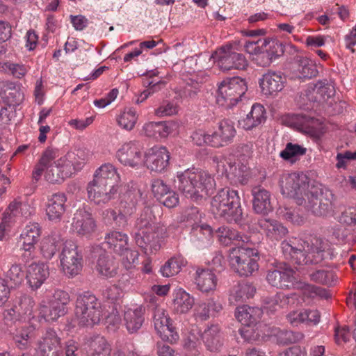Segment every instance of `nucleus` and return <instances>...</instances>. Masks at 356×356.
I'll list each match as a JSON object with an SVG mask.
<instances>
[{"mask_svg":"<svg viewBox=\"0 0 356 356\" xmlns=\"http://www.w3.org/2000/svg\"><path fill=\"white\" fill-rule=\"evenodd\" d=\"M120 177L116 168L105 163L96 170L93 180L87 186L88 197L95 204L104 207L115 199Z\"/></svg>","mask_w":356,"mask_h":356,"instance_id":"1","label":"nucleus"},{"mask_svg":"<svg viewBox=\"0 0 356 356\" xmlns=\"http://www.w3.org/2000/svg\"><path fill=\"white\" fill-rule=\"evenodd\" d=\"M136 227L138 232L135 234V241L138 246L145 254H151L161 248V240L163 237L165 229L159 222L149 207H145L140 217L136 220Z\"/></svg>","mask_w":356,"mask_h":356,"instance_id":"2","label":"nucleus"},{"mask_svg":"<svg viewBox=\"0 0 356 356\" xmlns=\"http://www.w3.org/2000/svg\"><path fill=\"white\" fill-rule=\"evenodd\" d=\"M175 182L186 197L195 201L209 195L216 186L213 178L208 172L195 168L178 172Z\"/></svg>","mask_w":356,"mask_h":356,"instance_id":"3","label":"nucleus"},{"mask_svg":"<svg viewBox=\"0 0 356 356\" xmlns=\"http://www.w3.org/2000/svg\"><path fill=\"white\" fill-rule=\"evenodd\" d=\"M211 211L216 217L228 222H240L243 219L241 199L237 191L229 188H221L213 197Z\"/></svg>","mask_w":356,"mask_h":356,"instance_id":"4","label":"nucleus"},{"mask_svg":"<svg viewBox=\"0 0 356 356\" xmlns=\"http://www.w3.org/2000/svg\"><path fill=\"white\" fill-rule=\"evenodd\" d=\"M74 313L80 325L92 326L99 323L103 308L100 300L95 295L84 293L76 298Z\"/></svg>","mask_w":356,"mask_h":356,"instance_id":"5","label":"nucleus"},{"mask_svg":"<svg viewBox=\"0 0 356 356\" xmlns=\"http://www.w3.org/2000/svg\"><path fill=\"white\" fill-rule=\"evenodd\" d=\"M248 90L246 82L239 77L223 80L218 86L216 103L225 108L236 106Z\"/></svg>","mask_w":356,"mask_h":356,"instance_id":"6","label":"nucleus"},{"mask_svg":"<svg viewBox=\"0 0 356 356\" xmlns=\"http://www.w3.org/2000/svg\"><path fill=\"white\" fill-rule=\"evenodd\" d=\"M257 255L254 249L236 246L229 249L228 261L230 267L240 276L248 277L258 270V264L252 258Z\"/></svg>","mask_w":356,"mask_h":356,"instance_id":"7","label":"nucleus"},{"mask_svg":"<svg viewBox=\"0 0 356 356\" xmlns=\"http://www.w3.org/2000/svg\"><path fill=\"white\" fill-rule=\"evenodd\" d=\"M282 193L297 199V203L306 204V195L310 191L308 177L304 174L291 173L282 177L280 181Z\"/></svg>","mask_w":356,"mask_h":356,"instance_id":"8","label":"nucleus"},{"mask_svg":"<svg viewBox=\"0 0 356 356\" xmlns=\"http://www.w3.org/2000/svg\"><path fill=\"white\" fill-rule=\"evenodd\" d=\"M60 261L64 273L69 277H73L82 270V250L74 241H66L60 254Z\"/></svg>","mask_w":356,"mask_h":356,"instance_id":"9","label":"nucleus"},{"mask_svg":"<svg viewBox=\"0 0 356 356\" xmlns=\"http://www.w3.org/2000/svg\"><path fill=\"white\" fill-rule=\"evenodd\" d=\"M282 254L286 260L297 265L316 264L313 256L308 250L309 243L292 238L284 240L281 243Z\"/></svg>","mask_w":356,"mask_h":356,"instance_id":"10","label":"nucleus"},{"mask_svg":"<svg viewBox=\"0 0 356 356\" xmlns=\"http://www.w3.org/2000/svg\"><path fill=\"white\" fill-rule=\"evenodd\" d=\"M152 318L154 329L162 340L176 342L179 335L172 325L166 309L159 305L153 306Z\"/></svg>","mask_w":356,"mask_h":356,"instance_id":"11","label":"nucleus"},{"mask_svg":"<svg viewBox=\"0 0 356 356\" xmlns=\"http://www.w3.org/2000/svg\"><path fill=\"white\" fill-rule=\"evenodd\" d=\"M214 62L224 71L232 69L243 70L247 66L245 56L232 51V46L227 44L216 50L211 56Z\"/></svg>","mask_w":356,"mask_h":356,"instance_id":"12","label":"nucleus"},{"mask_svg":"<svg viewBox=\"0 0 356 356\" xmlns=\"http://www.w3.org/2000/svg\"><path fill=\"white\" fill-rule=\"evenodd\" d=\"M307 207L316 216H325L332 209L334 195L330 191L321 192L310 190L306 195Z\"/></svg>","mask_w":356,"mask_h":356,"instance_id":"13","label":"nucleus"},{"mask_svg":"<svg viewBox=\"0 0 356 356\" xmlns=\"http://www.w3.org/2000/svg\"><path fill=\"white\" fill-rule=\"evenodd\" d=\"M92 257H98L96 269L98 273L106 277H113L118 273V264L115 258L103 249L100 245L92 247Z\"/></svg>","mask_w":356,"mask_h":356,"instance_id":"14","label":"nucleus"},{"mask_svg":"<svg viewBox=\"0 0 356 356\" xmlns=\"http://www.w3.org/2000/svg\"><path fill=\"white\" fill-rule=\"evenodd\" d=\"M295 271L288 265L280 266L273 270H269L266 275L268 282L273 286L282 289L294 288L297 281L294 276Z\"/></svg>","mask_w":356,"mask_h":356,"instance_id":"15","label":"nucleus"},{"mask_svg":"<svg viewBox=\"0 0 356 356\" xmlns=\"http://www.w3.org/2000/svg\"><path fill=\"white\" fill-rule=\"evenodd\" d=\"M143 152L137 141L124 143L116 152V159L125 166L134 168L143 161Z\"/></svg>","mask_w":356,"mask_h":356,"instance_id":"16","label":"nucleus"},{"mask_svg":"<svg viewBox=\"0 0 356 356\" xmlns=\"http://www.w3.org/2000/svg\"><path fill=\"white\" fill-rule=\"evenodd\" d=\"M62 353L61 339L56 332L49 328L44 337L38 343V356H60Z\"/></svg>","mask_w":356,"mask_h":356,"instance_id":"17","label":"nucleus"},{"mask_svg":"<svg viewBox=\"0 0 356 356\" xmlns=\"http://www.w3.org/2000/svg\"><path fill=\"white\" fill-rule=\"evenodd\" d=\"M170 153L164 146H154L145 154V165L151 171L161 172L169 165Z\"/></svg>","mask_w":356,"mask_h":356,"instance_id":"18","label":"nucleus"},{"mask_svg":"<svg viewBox=\"0 0 356 356\" xmlns=\"http://www.w3.org/2000/svg\"><path fill=\"white\" fill-rule=\"evenodd\" d=\"M236 134L234 123L224 119L219 122L217 129L211 134V147H220L233 142Z\"/></svg>","mask_w":356,"mask_h":356,"instance_id":"19","label":"nucleus"},{"mask_svg":"<svg viewBox=\"0 0 356 356\" xmlns=\"http://www.w3.org/2000/svg\"><path fill=\"white\" fill-rule=\"evenodd\" d=\"M40 227L37 222H32L27 225L20 234V239L22 241V249L24 254L22 257L26 261L33 258V253L35 249V244L40 236Z\"/></svg>","mask_w":356,"mask_h":356,"instance_id":"20","label":"nucleus"},{"mask_svg":"<svg viewBox=\"0 0 356 356\" xmlns=\"http://www.w3.org/2000/svg\"><path fill=\"white\" fill-rule=\"evenodd\" d=\"M286 83V77L280 72L268 71L259 79V86L265 95H275Z\"/></svg>","mask_w":356,"mask_h":356,"instance_id":"21","label":"nucleus"},{"mask_svg":"<svg viewBox=\"0 0 356 356\" xmlns=\"http://www.w3.org/2000/svg\"><path fill=\"white\" fill-rule=\"evenodd\" d=\"M151 188L154 197L165 207L173 208L177 205L178 195L171 190L163 180L161 179L152 180Z\"/></svg>","mask_w":356,"mask_h":356,"instance_id":"22","label":"nucleus"},{"mask_svg":"<svg viewBox=\"0 0 356 356\" xmlns=\"http://www.w3.org/2000/svg\"><path fill=\"white\" fill-rule=\"evenodd\" d=\"M334 86L327 80L311 83L305 90L304 96L311 102H323L334 95Z\"/></svg>","mask_w":356,"mask_h":356,"instance_id":"23","label":"nucleus"},{"mask_svg":"<svg viewBox=\"0 0 356 356\" xmlns=\"http://www.w3.org/2000/svg\"><path fill=\"white\" fill-rule=\"evenodd\" d=\"M73 174L72 168L63 156L55 161V165L47 167L44 177L49 183L59 184L70 177Z\"/></svg>","mask_w":356,"mask_h":356,"instance_id":"24","label":"nucleus"},{"mask_svg":"<svg viewBox=\"0 0 356 356\" xmlns=\"http://www.w3.org/2000/svg\"><path fill=\"white\" fill-rule=\"evenodd\" d=\"M96 222L92 216L84 209L77 210L74 213L72 227L79 236H89L95 231Z\"/></svg>","mask_w":356,"mask_h":356,"instance_id":"25","label":"nucleus"},{"mask_svg":"<svg viewBox=\"0 0 356 356\" xmlns=\"http://www.w3.org/2000/svg\"><path fill=\"white\" fill-rule=\"evenodd\" d=\"M67 197L63 193L51 195L46 206V214L51 221L59 222L66 210Z\"/></svg>","mask_w":356,"mask_h":356,"instance_id":"26","label":"nucleus"},{"mask_svg":"<svg viewBox=\"0 0 356 356\" xmlns=\"http://www.w3.org/2000/svg\"><path fill=\"white\" fill-rule=\"evenodd\" d=\"M252 207L259 214H267L272 211L270 193L261 186H254L252 189Z\"/></svg>","mask_w":356,"mask_h":356,"instance_id":"27","label":"nucleus"},{"mask_svg":"<svg viewBox=\"0 0 356 356\" xmlns=\"http://www.w3.org/2000/svg\"><path fill=\"white\" fill-rule=\"evenodd\" d=\"M36 337L37 327L33 323L17 327L13 334V338L16 346L21 350L28 348Z\"/></svg>","mask_w":356,"mask_h":356,"instance_id":"28","label":"nucleus"},{"mask_svg":"<svg viewBox=\"0 0 356 356\" xmlns=\"http://www.w3.org/2000/svg\"><path fill=\"white\" fill-rule=\"evenodd\" d=\"M292 68L299 79H312L316 76L318 73L316 66L313 62L300 55H297L293 58Z\"/></svg>","mask_w":356,"mask_h":356,"instance_id":"29","label":"nucleus"},{"mask_svg":"<svg viewBox=\"0 0 356 356\" xmlns=\"http://www.w3.org/2000/svg\"><path fill=\"white\" fill-rule=\"evenodd\" d=\"M49 275L47 266L44 264L33 263L27 268L26 280L32 290L41 286Z\"/></svg>","mask_w":356,"mask_h":356,"instance_id":"30","label":"nucleus"},{"mask_svg":"<svg viewBox=\"0 0 356 356\" xmlns=\"http://www.w3.org/2000/svg\"><path fill=\"white\" fill-rule=\"evenodd\" d=\"M202 340L207 350L217 352L223 345L220 327L218 325H211L204 330L201 335Z\"/></svg>","mask_w":356,"mask_h":356,"instance_id":"31","label":"nucleus"},{"mask_svg":"<svg viewBox=\"0 0 356 356\" xmlns=\"http://www.w3.org/2000/svg\"><path fill=\"white\" fill-rule=\"evenodd\" d=\"M258 225L266 236L273 240L279 241L289 232L286 227L273 219L262 218L258 220Z\"/></svg>","mask_w":356,"mask_h":356,"instance_id":"32","label":"nucleus"},{"mask_svg":"<svg viewBox=\"0 0 356 356\" xmlns=\"http://www.w3.org/2000/svg\"><path fill=\"white\" fill-rule=\"evenodd\" d=\"M145 307L138 306L125 311L124 320L127 330L130 334L137 332L145 321Z\"/></svg>","mask_w":356,"mask_h":356,"instance_id":"33","label":"nucleus"},{"mask_svg":"<svg viewBox=\"0 0 356 356\" xmlns=\"http://www.w3.org/2000/svg\"><path fill=\"white\" fill-rule=\"evenodd\" d=\"M104 243L108 248L118 254H123L129 249V238L126 234L111 231L104 238Z\"/></svg>","mask_w":356,"mask_h":356,"instance_id":"34","label":"nucleus"},{"mask_svg":"<svg viewBox=\"0 0 356 356\" xmlns=\"http://www.w3.org/2000/svg\"><path fill=\"white\" fill-rule=\"evenodd\" d=\"M216 235L220 243L225 246L231 244L238 245L240 242L248 243L250 238L248 236L241 234L238 231L227 227H220L216 230Z\"/></svg>","mask_w":356,"mask_h":356,"instance_id":"35","label":"nucleus"},{"mask_svg":"<svg viewBox=\"0 0 356 356\" xmlns=\"http://www.w3.org/2000/svg\"><path fill=\"white\" fill-rule=\"evenodd\" d=\"M222 309V305L214 300L209 299L207 302H201L196 305L194 309V316L197 320L204 321L214 316Z\"/></svg>","mask_w":356,"mask_h":356,"instance_id":"36","label":"nucleus"},{"mask_svg":"<svg viewBox=\"0 0 356 356\" xmlns=\"http://www.w3.org/2000/svg\"><path fill=\"white\" fill-rule=\"evenodd\" d=\"M256 291L255 288L250 283L241 282L234 286L229 294L230 304L238 305L252 298Z\"/></svg>","mask_w":356,"mask_h":356,"instance_id":"37","label":"nucleus"},{"mask_svg":"<svg viewBox=\"0 0 356 356\" xmlns=\"http://www.w3.org/2000/svg\"><path fill=\"white\" fill-rule=\"evenodd\" d=\"M92 154L85 147L77 148L74 151H70L63 156L66 161L72 168V171L80 170L84 164L91 158Z\"/></svg>","mask_w":356,"mask_h":356,"instance_id":"38","label":"nucleus"},{"mask_svg":"<svg viewBox=\"0 0 356 356\" xmlns=\"http://www.w3.org/2000/svg\"><path fill=\"white\" fill-rule=\"evenodd\" d=\"M328 247L327 242L321 238H314L312 240L308 250L312 254L315 263L318 264L323 260L332 258V252Z\"/></svg>","mask_w":356,"mask_h":356,"instance_id":"39","label":"nucleus"},{"mask_svg":"<svg viewBox=\"0 0 356 356\" xmlns=\"http://www.w3.org/2000/svg\"><path fill=\"white\" fill-rule=\"evenodd\" d=\"M266 120V111L259 104L252 105L250 112L242 120V126L245 130H251Z\"/></svg>","mask_w":356,"mask_h":356,"instance_id":"40","label":"nucleus"},{"mask_svg":"<svg viewBox=\"0 0 356 356\" xmlns=\"http://www.w3.org/2000/svg\"><path fill=\"white\" fill-rule=\"evenodd\" d=\"M141 193L139 190H130L124 194L120 202V213L127 218V216L132 215L136 210V204L140 198Z\"/></svg>","mask_w":356,"mask_h":356,"instance_id":"41","label":"nucleus"},{"mask_svg":"<svg viewBox=\"0 0 356 356\" xmlns=\"http://www.w3.org/2000/svg\"><path fill=\"white\" fill-rule=\"evenodd\" d=\"M261 311L258 307H252L247 305L238 307L236 312V317L242 325H251L258 323L261 317Z\"/></svg>","mask_w":356,"mask_h":356,"instance_id":"42","label":"nucleus"},{"mask_svg":"<svg viewBox=\"0 0 356 356\" xmlns=\"http://www.w3.org/2000/svg\"><path fill=\"white\" fill-rule=\"evenodd\" d=\"M63 245L59 234H51L44 237L40 245V250L43 257L47 259H51Z\"/></svg>","mask_w":356,"mask_h":356,"instance_id":"43","label":"nucleus"},{"mask_svg":"<svg viewBox=\"0 0 356 356\" xmlns=\"http://www.w3.org/2000/svg\"><path fill=\"white\" fill-rule=\"evenodd\" d=\"M195 283L202 292H209L216 289L217 279L209 269H198L196 271Z\"/></svg>","mask_w":356,"mask_h":356,"instance_id":"44","label":"nucleus"},{"mask_svg":"<svg viewBox=\"0 0 356 356\" xmlns=\"http://www.w3.org/2000/svg\"><path fill=\"white\" fill-rule=\"evenodd\" d=\"M293 289L301 291L302 296L308 298L319 297L323 299H328L331 296L327 289L300 280H297L295 282Z\"/></svg>","mask_w":356,"mask_h":356,"instance_id":"45","label":"nucleus"},{"mask_svg":"<svg viewBox=\"0 0 356 356\" xmlns=\"http://www.w3.org/2000/svg\"><path fill=\"white\" fill-rule=\"evenodd\" d=\"M194 305V298L188 293L179 289L174 294L172 307L177 314L187 313Z\"/></svg>","mask_w":356,"mask_h":356,"instance_id":"46","label":"nucleus"},{"mask_svg":"<svg viewBox=\"0 0 356 356\" xmlns=\"http://www.w3.org/2000/svg\"><path fill=\"white\" fill-rule=\"evenodd\" d=\"M266 44H264V56L267 58L263 63V65H268L273 60L284 54V46L276 39L265 38Z\"/></svg>","mask_w":356,"mask_h":356,"instance_id":"47","label":"nucleus"},{"mask_svg":"<svg viewBox=\"0 0 356 356\" xmlns=\"http://www.w3.org/2000/svg\"><path fill=\"white\" fill-rule=\"evenodd\" d=\"M111 346L102 336L92 337L89 341L88 356H110Z\"/></svg>","mask_w":356,"mask_h":356,"instance_id":"48","label":"nucleus"},{"mask_svg":"<svg viewBox=\"0 0 356 356\" xmlns=\"http://www.w3.org/2000/svg\"><path fill=\"white\" fill-rule=\"evenodd\" d=\"M60 309L54 307L49 302L42 301L39 307V316L47 322L56 321L60 317L65 316L60 313Z\"/></svg>","mask_w":356,"mask_h":356,"instance_id":"49","label":"nucleus"},{"mask_svg":"<svg viewBox=\"0 0 356 356\" xmlns=\"http://www.w3.org/2000/svg\"><path fill=\"white\" fill-rule=\"evenodd\" d=\"M191 234L200 246H207L211 243L212 229L207 225L197 226L193 228Z\"/></svg>","mask_w":356,"mask_h":356,"instance_id":"50","label":"nucleus"},{"mask_svg":"<svg viewBox=\"0 0 356 356\" xmlns=\"http://www.w3.org/2000/svg\"><path fill=\"white\" fill-rule=\"evenodd\" d=\"M15 307L22 317L30 316L32 314L35 302L33 299L27 295H22L15 300Z\"/></svg>","mask_w":356,"mask_h":356,"instance_id":"51","label":"nucleus"},{"mask_svg":"<svg viewBox=\"0 0 356 356\" xmlns=\"http://www.w3.org/2000/svg\"><path fill=\"white\" fill-rule=\"evenodd\" d=\"M5 264L6 261L3 260V264L1 266V270L4 273L6 277L9 279L15 285L21 284L24 276L21 266L15 263L6 271Z\"/></svg>","mask_w":356,"mask_h":356,"instance_id":"52","label":"nucleus"},{"mask_svg":"<svg viewBox=\"0 0 356 356\" xmlns=\"http://www.w3.org/2000/svg\"><path fill=\"white\" fill-rule=\"evenodd\" d=\"M184 265L182 259L171 258L161 268L160 271L163 277H170L177 275Z\"/></svg>","mask_w":356,"mask_h":356,"instance_id":"53","label":"nucleus"},{"mask_svg":"<svg viewBox=\"0 0 356 356\" xmlns=\"http://www.w3.org/2000/svg\"><path fill=\"white\" fill-rule=\"evenodd\" d=\"M137 121L136 111L131 108L124 111L118 118V124L126 130H131Z\"/></svg>","mask_w":356,"mask_h":356,"instance_id":"54","label":"nucleus"},{"mask_svg":"<svg viewBox=\"0 0 356 356\" xmlns=\"http://www.w3.org/2000/svg\"><path fill=\"white\" fill-rule=\"evenodd\" d=\"M248 168L245 164L243 163L231 162L229 164L228 172L227 178L232 180L241 181L245 176V173L247 172Z\"/></svg>","mask_w":356,"mask_h":356,"instance_id":"55","label":"nucleus"},{"mask_svg":"<svg viewBox=\"0 0 356 356\" xmlns=\"http://www.w3.org/2000/svg\"><path fill=\"white\" fill-rule=\"evenodd\" d=\"M260 327L261 325L258 323L251 325H243L239 330V332L241 336L245 341H257L261 337V331L260 330Z\"/></svg>","mask_w":356,"mask_h":356,"instance_id":"56","label":"nucleus"},{"mask_svg":"<svg viewBox=\"0 0 356 356\" xmlns=\"http://www.w3.org/2000/svg\"><path fill=\"white\" fill-rule=\"evenodd\" d=\"M277 341L282 345H288L300 341L303 338V334L299 332L291 330H281L277 334Z\"/></svg>","mask_w":356,"mask_h":356,"instance_id":"57","label":"nucleus"},{"mask_svg":"<svg viewBox=\"0 0 356 356\" xmlns=\"http://www.w3.org/2000/svg\"><path fill=\"white\" fill-rule=\"evenodd\" d=\"M306 153V148L298 145L289 143L286 144V147L282 150L280 156L284 160H289L292 158H296L302 156Z\"/></svg>","mask_w":356,"mask_h":356,"instance_id":"58","label":"nucleus"},{"mask_svg":"<svg viewBox=\"0 0 356 356\" xmlns=\"http://www.w3.org/2000/svg\"><path fill=\"white\" fill-rule=\"evenodd\" d=\"M312 281L325 284L331 285L334 282V275L332 271L318 270L309 275Z\"/></svg>","mask_w":356,"mask_h":356,"instance_id":"59","label":"nucleus"},{"mask_svg":"<svg viewBox=\"0 0 356 356\" xmlns=\"http://www.w3.org/2000/svg\"><path fill=\"white\" fill-rule=\"evenodd\" d=\"M60 157H63L60 155V149L55 147H48L42 153L40 160L42 164L46 165L47 167L55 165V161Z\"/></svg>","mask_w":356,"mask_h":356,"instance_id":"60","label":"nucleus"},{"mask_svg":"<svg viewBox=\"0 0 356 356\" xmlns=\"http://www.w3.org/2000/svg\"><path fill=\"white\" fill-rule=\"evenodd\" d=\"M102 295L104 298L111 302H118L123 298L124 292L122 287L118 284L111 285L104 290Z\"/></svg>","mask_w":356,"mask_h":356,"instance_id":"61","label":"nucleus"},{"mask_svg":"<svg viewBox=\"0 0 356 356\" xmlns=\"http://www.w3.org/2000/svg\"><path fill=\"white\" fill-rule=\"evenodd\" d=\"M202 81H199L198 78H189L186 80L184 88V94L189 98H195L200 91Z\"/></svg>","mask_w":356,"mask_h":356,"instance_id":"62","label":"nucleus"},{"mask_svg":"<svg viewBox=\"0 0 356 356\" xmlns=\"http://www.w3.org/2000/svg\"><path fill=\"white\" fill-rule=\"evenodd\" d=\"M102 216L105 222L111 223L115 222L118 227H124L127 225V218H124L123 215L119 213L117 214L116 211L113 209H107L104 210Z\"/></svg>","mask_w":356,"mask_h":356,"instance_id":"63","label":"nucleus"},{"mask_svg":"<svg viewBox=\"0 0 356 356\" xmlns=\"http://www.w3.org/2000/svg\"><path fill=\"white\" fill-rule=\"evenodd\" d=\"M8 102L14 106L20 104L24 99V94L13 83H10L8 92L5 94Z\"/></svg>","mask_w":356,"mask_h":356,"instance_id":"64","label":"nucleus"}]
</instances>
